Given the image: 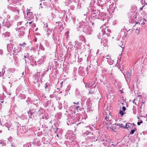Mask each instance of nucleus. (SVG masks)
<instances>
[{"mask_svg":"<svg viewBox=\"0 0 147 147\" xmlns=\"http://www.w3.org/2000/svg\"><path fill=\"white\" fill-rule=\"evenodd\" d=\"M103 117L105 118L104 122L105 123H112V118L110 112L107 109L105 110L103 112Z\"/></svg>","mask_w":147,"mask_h":147,"instance_id":"1","label":"nucleus"},{"mask_svg":"<svg viewBox=\"0 0 147 147\" xmlns=\"http://www.w3.org/2000/svg\"><path fill=\"white\" fill-rule=\"evenodd\" d=\"M146 20L144 18H141L140 19L138 20V21H137L135 23V26L138 24H140L141 25H144L145 24L144 22H146Z\"/></svg>","mask_w":147,"mask_h":147,"instance_id":"2","label":"nucleus"},{"mask_svg":"<svg viewBox=\"0 0 147 147\" xmlns=\"http://www.w3.org/2000/svg\"><path fill=\"white\" fill-rule=\"evenodd\" d=\"M26 13L28 16V19L29 20H30L32 18V12H30V9H27L26 10Z\"/></svg>","mask_w":147,"mask_h":147,"instance_id":"3","label":"nucleus"},{"mask_svg":"<svg viewBox=\"0 0 147 147\" xmlns=\"http://www.w3.org/2000/svg\"><path fill=\"white\" fill-rule=\"evenodd\" d=\"M117 126L119 127H120L124 129H127L129 127V125H128L127 123H125V125H123V124H116Z\"/></svg>","mask_w":147,"mask_h":147,"instance_id":"4","label":"nucleus"},{"mask_svg":"<svg viewBox=\"0 0 147 147\" xmlns=\"http://www.w3.org/2000/svg\"><path fill=\"white\" fill-rule=\"evenodd\" d=\"M112 123H105L106 127L107 129L111 130V129H113V124Z\"/></svg>","mask_w":147,"mask_h":147,"instance_id":"5","label":"nucleus"},{"mask_svg":"<svg viewBox=\"0 0 147 147\" xmlns=\"http://www.w3.org/2000/svg\"><path fill=\"white\" fill-rule=\"evenodd\" d=\"M107 97L109 98H113L114 97V94L113 93H111V94L110 92L108 93L107 96Z\"/></svg>","mask_w":147,"mask_h":147,"instance_id":"6","label":"nucleus"},{"mask_svg":"<svg viewBox=\"0 0 147 147\" xmlns=\"http://www.w3.org/2000/svg\"><path fill=\"white\" fill-rule=\"evenodd\" d=\"M136 130V129L135 128V129L131 130V131L130 132V134H134L135 131Z\"/></svg>","mask_w":147,"mask_h":147,"instance_id":"7","label":"nucleus"},{"mask_svg":"<svg viewBox=\"0 0 147 147\" xmlns=\"http://www.w3.org/2000/svg\"><path fill=\"white\" fill-rule=\"evenodd\" d=\"M19 45L21 46H22L23 47H25L26 45V44L25 43H20Z\"/></svg>","mask_w":147,"mask_h":147,"instance_id":"8","label":"nucleus"},{"mask_svg":"<svg viewBox=\"0 0 147 147\" xmlns=\"http://www.w3.org/2000/svg\"><path fill=\"white\" fill-rule=\"evenodd\" d=\"M119 114L121 115L122 116L123 115V111H119Z\"/></svg>","mask_w":147,"mask_h":147,"instance_id":"9","label":"nucleus"},{"mask_svg":"<svg viewBox=\"0 0 147 147\" xmlns=\"http://www.w3.org/2000/svg\"><path fill=\"white\" fill-rule=\"evenodd\" d=\"M136 100H137V99H134V100H133V101H132V102H133V103H134L136 105H137V104L136 103V102H135V101Z\"/></svg>","mask_w":147,"mask_h":147,"instance_id":"10","label":"nucleus"},{"mask_svg":"<svg viewBox=\"0 0 147 147\" xmlns=\"http://www.w3.org/2000/svg\"><path fill=\"white\" fill-rule=\"evenodd\" d=\"M122 109L123 111H125L126 110V108L125 107L123 106L122 107Z\"/></svg>","mask_w":147,"mask_h":147,"instance_id":"11","label":"nucleus"},{"mask_svg":"<svg viewBox=\"0 0 147 147\" xmlns=\"http://www.w3.org/2000/svg\"><path fill=\"white\" fill-rule=\"evenodd\" d=\"M123 89H119V91L120 92V93H122L123 92L122 91H123Z\"/></svg>","mask_w":147,"mask_h":147,"instance_id":"12","label":"nucleus"},{"mask_svg":"<svg viewBox=\"0 0 147 147\" xmlns=\"http://www.w3.org/2000/svg\"><path fill=\"white\" fill-rule=\"evenodd\" d=\"M5 15L6 16H8L9 18H10V16H9L8 15L7 13H5Z\"/></svg>","mask_w":147,"mask_h":147,"instance_id":"13","label":"nucleus"},{"mask_svg":"<svg viewBox=\"0 0 147 147\" xmlns=\"http://www.w3.org/2000/svg\"><path fill=\"white\" fill-rule=\"evenodd\" d=\"M13 3H16V0H13Z\"/></svg>","mask_w":147,"mask_h":147,"instance_id":"14","label":"nucleus"},{"mask_svg":"<svg viewBox=\"0 0 147 147\" xmlns=\"http://www.w3.org/2000/svg\"><path fill=\"white\" fill-rule=\"evenodd\" d=\"M109 57V55H107V56H106L107 59H108Z\"/></svg>","mask_w":147,"mask_h":147,"instance_id":"15","label":"nucleus"},{"mask_svg":"<svg viewBox=\"0 0 147 147\" xmlns=\"http://www.w3.org/2000/svg\"><path fill=\"white\" fill-rule=\"evenodd\" d=\"M140 123L139 122H138L137 123V125H140Z\"/></svg>","mask_w":147,"mask_h":147,"instance_id":"16","label":"nucleus"},{"mask_svg":"<svg viewBox=\"0 0 147 147\" xmlns=\"http://www.w3.org/2000/svg\"><path fill=\"white\" fill-rule=\"evenodd\" d=\"M63 82H62L60 84L61 85V86H62L63 85Z\"/></svg>","mask_w":147,"mask_h":147,"instance_id":"17","label":"nucleus"},{"mask_svg":"<svg viewBox=\"0 0 147 147\" xmlns=\"http://www.w3.org/2000/svg\"><path fill=\"white\" fill-rule=\"evenodd\" d=\"M79 107H79V106H77V107H76V109H78V108Z\"/></svg>","mask_w":147,"mask_h":147,"instance_id":"18","label":"nucleus"},{"mask_svg":"<svg viewBox=\"0 0 147 147\" xmlns=\"http://www.w3.org/2000/svg\"><path fill=\"white\" fill-rule=\"evenodd\" d=\"M139 122L141 124L142 123V120H141V121H140V122Z\"/></svg>","mask_w":147,"mask_h":147,"instance_id":"19","label":"nucleus"},{"mask_svg":"<svg viewBox=\"0 0 147 147\" xmlns=\"http://www.w3.org/2000/svg\"><path fill=\"white\" fill-rule=\"evenodd\" d=\"M32 22V21L31 22H29V24H31Z\"/></svg>","mask_w":147,"mask_h":147,"instance_id":"20","label":"nucleus"},{"mask_svg":"<svg viewBox=\"0 0 147 147\" xmlns=\"http://www.w3.org/2000/svg\"><path fill=\"white\" fill-rule=\"evenodd\" d=\"M1 74H2V73H1V72H0V77L1 76Z\"/></svg>","mask_w":147,"mask_h":147,"instance_id":"21","label":"nucleus"},{"mask_svg":"<svg viewBox=\"0 0 147 147\" xmlns=\"http://www.w3.org/2000/svg\"><path fill=\"white\" fill-rule=\"evenodd\" d=\"M79 103V102H78L77 103H76L75 102H74V104H78Z\"/></svg>","mask_w":147,"mask_h":147,"instance_id":"22","label":"nucleus"},{"mask_svg":"<svg viewBox=\"0 0 147 147\" xmlns=\"http://www.w3.org/2000/svg\"><path fill=\"white\" fill-rule=\"evenodd\" d=\"M111 145L113 146H115V145L113 144H111Z\"/></svg>","mask_w":147,"mask_h":147,"instance_id":"23","label":"nucleus"},{"mask_svg":"<svg viewBox=\"0 0 147 147\" xmlns=\"http://www.w3.org/2000/svg\"><path fill=\"white\" fill-rule=\"evenodd\" d=\"M141 10H142V7L141 8Z\"/></svg>","mask_w":147,"mask_h":147,"instance_id":"24","label":"nucleus"},{"mask_svg":"<svg viewBox=\"0 0 147 147\" xmlns=\"http://www.w3.org/2000/svg\"><path fill=\"white\" fill-rule=\"evenodd\" d=\"M24 58H26V57L25 55H24Z\"/></svg>","mask_w":147,"mask_h":147,"instance_id":"25","label":"nucleus"},{"mask_svg":"<svg viewBox=\"0 0 147 147\" xmlns=\"http://www.w3.org/2000/svg\"><path fill=\"white\" fill-rule=\"evenodd\" d=\"M2 23L3 24V21L2 22Z\"/></svg>","mask_w":147,"mask_h":147,"instance_id":"26","label":"nucleus"},{"mask_svg":"<svg viewBox=\"0 0 147 147\" xmlns=\"http://www.w3.org/2000/svg\"><path fill=\"white\" fill-rule=\"evenodd\" d=\"M57 136L58 137V136H58V134H57Z\"/></svg>","mask_w":147,"mask_h":147,"instance_id":"27","label":"nucleus"},{"mask_svg":"<svg viewBox=\"0 0 147 147\" xmlns=\"http://www.w3.org/2000/svg\"><path fill=\"white\" fill-rule=\"evenodd\" d=\"M1 102H2V103H3V102H2V101H1Z\"/></svg>","mask_w":147,"mask_h":147,"instance_id":"28","label":"nucleus"},{"mask_svg":"<svg viewBox=\"0 0 147 147\" xmlns=\"http://www.w3.org/2000/svg\"><path fill=\"white\" fill-rule=\"evenodd\" d=\"M80 123H80H78V124H79Z\"/></svg>","mask_w":147,"mask_h":147,"instance_id":"29","label":"nucleus"}]
</instances>
